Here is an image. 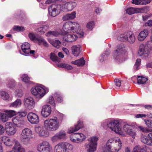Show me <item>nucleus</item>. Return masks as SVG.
<instances>
[{
	"label": "nucleus",
	"instance_id": "nucleus-57",
	"mask_svg": "<svg viewBox=\"0 0 152 152\" xmlns=\"http://www.w3.org/2000/svg\"><path fill=\"white\" fill-rule=\"evenodd\" d=\"M48 102L52 105H55L54 99L53 97L52 96L50 97L49 99Z\"/></svg>",
	"mask_w": 152,
	"mask_h": 152
},
{
	"label": "nucleus",
	"instance_id": "nucleus-55",
	"mask_svg": "<svg viewBox=\"0 0 152 152\" xmlns=\"http://www.w3.org/2000/svg\"><path fill=\"white\" fill-rule=\"evenodd\" d=\"M28 37L30 39L32 40L36 41L37 39L35 35L32 33H29V34Z\"/></svg>",
	"mask_w": 152,
	"mask_h": 152
},
{
	"label": "nucleus",
	"instance_id": "nucleus-11",
	"mask_svg": "<svg viewBox=\"0 0 152 152\" xmlns=\"http://www.w3.org/2000/svg\"><path fill=\"white\" fill-rule=\"evenodd\" d=\"M23 105L27 109L31 110L35 106V102L33 98L29 97L25 98L23 100Z\"/></svg>",
	"mask_w": 152,
	"mask_h": 152
},
{
	"label": "nucleus",
	"instance_id": "nucleus-53",
	"mask_svg": "<svg viewBox=\"0 0 152 152\" xmlns=\"http://www.w3.org/2000/svg\"><path fill=\"white\" fill-rule=\"evenodd\" d=\"M14 30L16 31H23L24 30V28L23 27L20 26H14L13 28Z\"/></svg>",
	"mask_w": 152,
	"mask_h": 152
},
{
	"label": "nucleus",
	"instance_id": "nucleus-25",
	"mask_svg": "<svg viewBox=\"0 0 152 152\" xmlns=\"http://www.w3.org/2000/svg\"><path fill=\"white\" fill-rule=\"evenodd\" d=\"M21 48L23 52L26 54H29L30 51V45L28 42H24L21 45Z\"/></svg>",
	"mask_w": 152,
	"mask_h": 152
},
{
	"label": "nucleus",
	"instance_id": "nucleus-59",
	"mask_svg": "<svg viewBox=\"0 0 152 152\" xmlns=\"http://www.w3.org/2000/svg\"><path fill=\"white\" fill-rule=\"evenodd\" d=\"M16 93L15 94V96L18 98H20L23 96L22 92L19 90L17 91H16Z\"/></svg>",
	"mask_w": 152,
	"mask_h": 152
},
{
	"label": "nucleus",
	"instance_id": "nucleus-42",
	"mask_svg": "<svg viewBox=\"0 0 152 152\" xmlns=\"http://www.w3.org/2000/svg\"><path fill=\"white\" fill-rule=\"evenodd\" d=\"M0 94L1 98L4 100L8 99L10 97L8 93L5 91H1L0 93Z\"/></svg>",
	"mask_w": 152,
	"mask_h": 152
},
{
	"label": "nucleus",
	"instance_id": "nucleus-23",
	"mask_svg": "<svg viewBox=\"0 0 152 152\" xmlns=\"http://www.w3.org/2000/svg\"><path fill=\"white\" fill-rule=\"evenodd\" d=\"M83 122L79 121L78 122L77 124L75 125L74 127L71 128L69 129L68 133L69 134L72 133L77 131L83 127Z\"/></svg>",
	"mask_w": 152,
	"mask_h": 152
},
{
	"label": "nucleus",
	"instance_id": "nucleus-37",
	"mask_svg": "<svg viewBox=\"0 0 152 152\" xmlns=\"http://www.w3.org/2000/svg\"><path fill=\"white\" fill-rule=\"evenodd\" d=\"M127 32H126L123 34H121L118 36L117 38V39L120 41L123 42H126L127 40Z\"/></svg>",
	"mask_w": 152,
	"mask_h": 152
},
{
	"label": "nucleus",
	"instance_id": "nucleus-40",
	"mask_svg": "<svg viewBox=\"0 0 152 152\" xmlns=\"http://www.w3.org/2000/svg\"><path fill=\"white\" fill-rule=\"evenodd\" d=\"M22 80L26 83L31 84L32 82L30 80V78L28 77L27 75H24L21 77Z\"/></svg>",
	"mask_w": 152,
	"mask_h": 152
},
{
	"label": "nucleus",
	"instance_id": "nucleus-7",
	"mask_svg": "<svg viewBox=\"0 0 152 152\" xmlns=\"http://www.w3.org/2000/svg\"><path fill=\"white\" fill-rule=\"evenodd\" d=\"M49 91L48 88L42 86H38L33 88L31 89V93L38 97L42 98Z\"/></svg>",
	"mask_w": 152,
	"mask_h": 152
},
{
	"label": "nucleus",
	"instance_id": "nucleus-14",
	"mask_svg": "<svg viewBox=\"0 0 152 152\" xmlns=\"http://www.w3.org/2000/svg\"><path fill=\"white\" fill-rule=\"evenodd\" d=\"M61 5L62 11H71L76 7L77 4L75 2L70 1Z\"/></svg>",
	"mask_w": 152,
	"mask_h": 152
},
{
	"label": "nucleus",
	"instance_id": "nucleus-38",
	"mask_svg": "<svg viewBox=\"0 0 152 152\" xmlns=\"http://www.w3.org/2000/svg\"><path fill=\"white\" fill-rule=\"evenodd\" d=\"M36 40L37 41L39 45H43L45 47L48 46L47 42L42 37H40L37 38Z\"/></svg>",
	"mask_w": 152,
	"mask_h": 152
},
{
	"label": "nucleus",
	"instance_id": "nucleus-18",
	"mask_svg": "<svg viewBox=\"0 0 152 152\" xmlns=\"http://www.w3.org/2000/svg\"><path fill=\"white\" fill-rule=\"evenodd\" d=\"M1 140L6 145L9 146H12L14 143L15 144L16 141H18L14 138L10 139L6 136L2 137Z\"/></svg>",
	"mask_w": 152,
	"mask_h": 152
},
{
	"label": "nucleus",
	"instance_id": "nucleus-60",
	"mask_svg": "<svg viewBox=\"0 0 152 152\" xmlns=\"http://www.w3.org/2000/svg\"><path fill=\"white\" fill-rule=\"evenodd\" d=\"M42 27L43 29V34L45 33V32L48 30L49 28V26L48 25H45L43 26H42Z\"/></svg>",
	"mask_w": 152,
	"mask_h": 152
},
{
	"label": "nucleus",
	"instance_id": "nucleus-3",
	"mask_svg": "<svg viewBox=\"0 0 152 152\" xmlns=\"http://www.w3.org/2000/svg\"><path fill=\"white\" fill-rule=\"evenodd\" d=\"M79 25L75 22H67L64 24L63 29L66 34L76 32L79 29Z\"/></svg>",
	"mask_w": 152,
	"mask_h": 152
},
{
	"label": "nucleus",
	"instance_id": "nucleus-16",
	"mask_svg": "<svg viewBox=\"0 0 152 152\" xmlns=\"http://www.w3.org/2000/svg\"><path fill=\"white\" fill-rule=\"evenodd\" d=\"M28 119L31 124H37L39 121V117L37 114L32 112L29 113L27 115Z\"/></svg>",
	"mask_w": 152,
	"mask_h": 152
},
{
	"label": "nucleus",
	"instance_id": "nucleus-29",
	"mask_svg": "<svg viewBox=\"0 0 152 152\" xmlns=\"http://www.w3.org/2000/svg\"><path fill=\"white\" fill-rule=\"evenodd\" d=\"M127 35V41L130 43H134L135 40V38L132 32L131 31H128Z\"/></svg>",
	"mask_w": 152,
	"mask_h": 152
},
{
	"label": "nucleus",
	"instance_id": "nucleus-8",
	"mask_svg": "<svg viewBox=\"0 0 152 152\" xmlns=\"http://www.w3.org/2000/svg\"><path fill=\"white\" fill-rule=\"evenodd\" d=\"M37 149L39 152H53L52 146L46 141H43L39 144L37 146Z\"/></svg>",
	"mask_w": 152,
	"mask_h": 152
},
{
	"label": "nucleus",
	"instance_id": "nucleus-46",
	"mask_svg": "<svg viewBox=\"0 0 152 152\" xmlns=\"http://www.w3.org/2000/svg\"><path fill=\"white\" fill-rule=\"evenodd\" d=\"M56 134L59 139H64L66 135L65 132L63 130L60 131Z\"/></svg>",
	"mask_w": 152,
	"mask_h": 152
},
{
	"label": "nucleus",
	"instance_id": "nucleus-9",
	"mask_svg": "<svg viewBox=\"0 0 152 152\" xmlns=\"http://www.w3.org/2000/svg\"><path fill=\"white\" fill-rule=\"evenodd\" d=\"M88 144L86 145V149L88 152H94L96 150L97 141L98 138L94 136L88 139Z\"/></svg>",
	"mask_w": 152,
	"mask_h": 152
},
{
	"label": "nucleus",
	"instance_id": "nucleus-12",
	"mask_svg": "<svg viewBox=\"0 0 152 152\" xmlns=\"http://www.w3.org/2000/svg\"><path fill=\"white\" fill-rule=\"evenodd\" d=\"M70 140L73 142L78 143L83 141L85 139V136L81 133L74 134L70 137Z\"/></svg>",
	"mask_w": 152,
	"mask_h": 152
},
{
	"label": "nucleus",
	"instance_id": "nucleus-10",
	"mask_svg": "<svg viewBox=\"0 0 152 152\" xmlns=\"http://www.w3.org/2000/svg\"><path fill=\"white\" fill-rule=\"evenodd\" d=\"M62 10L61 4H53L48 8L49 13L50 16L55 17L58 15L60 11Z\"/></svg>",
	"mask_w": 152,
	"mask_h": 152
},
{
	"label": "nucleus",
	"instance_id": "nucleus-58",
	"mask_svg": "<svg viewBox=\"0 0 152 152\" xmlns=\"http://www.w3.org/2000/svg\"><path fill=\"white\" fill-rule=\"evenodd\" d=\"M58 0H47L45 2L46 4H49L52 3H56L58 1Z\"/></svg>",
	"mask_w": 152,
	"mask_h": 152
},
{
	"label": "nucleus",
	"instance_id": "nucleus-50",
	"mask_svg": "<svg viewBox=\"0 0 152 152\" xmlns=\"http://www.w3.org/2000/svg\"><path fill=\"white\" fill-rule=\"evenodd\" d=\"M7 113L9 118H11L16 114L15 111L13 110L7 111Z\"/></svg>",
	"mask_w": 152,
	"mask_h": 152
},
{
	"label": "nucleus",
	"instance_id": "nucleus-64",
	"mask_svg": "<svg viewBox=\"0 0 152 152\" xmlns=\"http://www.w3.org/2000/svg\"><path fill=\"white\" fill-rule=\"evenodd\" d=\"M146 26L151 27L152 26V20H148V22L145 24Z\"/></svg>",
	"mask_w": 152,
	"mask_h": 152
},
{
	"label": "nucleus",
	"instance_id": "nucleus-22",
	"mask_svg": "<svg viewBox=\"0 0 152 152\" xmlns=\"http://www.w3.org/2000/svg\"><path fill=\"white\" fill-rule=\"evenodd\" d=\"M77 38L76 35L74 34H68L65 35L63 38L64 41L67 42H73Z\"/></svg>",
	"mask_w": 152,
	"mask_h": 152
},
{
	"label": "nucleus",
	"instance_id": "nucleus-63",
	"mask_svg": "<svg viewBox=\"0 0 152 152\" xmlns=\"http://www.w3.org/2000/svg\"><path fill=\"white\" fill-rule=\"evenodd\" d=\"M4 128L0 124V135L2 134L4 132Z\"/></svg>",
	"mask_w": 152,
	"mask_h": 152
},
{
	"label": "nucleus",
	"instance_id": "nucleus-61",
	"mask_svg": "<svg viewBox=\"0 0 152 152\" xmlns=\"http://www.w3.org/2000/svg\"><path fill=\"white\" fill-rule=\"evenodd\" d=\"M115 83L116 86L120 87L121 85V81L118 79L115 80Z\"/></svg>",
	"mask_w": 152,
	"mask_h": 152
},
{
	"label": "nucleus",
	"instance_id": "nucleus-32",
	"mask_svg": "<svg viewBox=\"0 0 152 152\" xmlns=\"http://www.w3.org/2000/svg\"><path fill=\"white\" fill-rule=\"evenodd\" d=\"M49 56L50 59L53 61L59 63L61 61V59L58 58L56 55L54 53H51Z\"/></svg>",
	"mask_w": 152,
	"mask_h": 152
},
{
	"label": "nucleus",
	"instance_id": "nucleus-45",
	"mask_svg": "<svg viewBox=\"0 0 152 152\" xmlns=\"http://www.w3.org/2000/svg\"><path fill=\"white\" fill-rule=\"evenodd\" d=\"M136 8H134L133 7H131L127 9L126 10V12L127 13L131 15L134 13H137Z\"/></svg>",
	"mask_w": 152,
	"mask_h": 152
},
{
	"label": "nucleus",
	"instance_id": "nucleus-17",
	"mask_svg": "<svg viewBox=\"0 0 152 152\" xmlns=\"http://www.w3.org/2000/svg\"><path fill=\"white\" fill-rule=\"evenodd\" d=\"M124 131L127 134H129L132 138H134L136 135V134L133 129V127L128 124L125 125L123 127Z\"/></svg>",
	"mask_w": 152,
	"mask_h": 152
},
{
	"label": "nucleus",
	"instance_id": "nucleus-44",
	"mask_svg": "<svg viewBox=\"0 0 152 152\" xmlns=\"http://www.w3.org/2000/svg\"><path fill=\"white\" fill-rule=\"evenodd\" d=\"M141 60L140 59H137L135 63L134 66V69L135 70H137L140 69L141 64Z\"/></svg>",
	"mask_w": 152,
	"mask_h": 152
},
{
	"label": "nucleus",
	"instance_id": "nucleus-48",
	"mask_svg": "<svg viewBox=\"0 0 152 152\" xmlns=\"http://www.w3.org/2000/svg\"><path fill=\"white\" fill-rule=\"evenodd\" d=\"M59 66L61 68H65L68 70H71L72 69V67L71 66L65 63L61 64Z\"/></svg>",
	"mask_w": 152,
	"mask_h": 152
},
{
	"label": "nucleus",
	"instance_id": "nucleus-54",
	"mask_svg": "<svg viewBox=\"0 0 152 152\" xmlns=\"http://www.w3.org/2000/svg\"><path fill=\"white\" fill-rule=\"evenodd\" d=\"M55 96L57 97V100L58 102L60 103L63 101V100L60 94L57 93H56L55 94Z\"/></svg>",
	"mask_w": 152,
	"mask_h": 152
},
{
	"label": "nucleus",
	"instance_id": "nucleus-52",
	"mask_svg": "<svg viewBox=\"0 0 152 152\" xmlns=\"http://www.w3.org/2000/svg\"><path fill=\"white\" fill-rule=\"evenodd\" d=\"M144 121L147 127L152 128V120H145Z\"/></svg>",
	"mask_w": 152,
	"mask_h": 152
},
{
	"label": "nucleus",
	"instance_id": "nucleus-47",
	"mask_svg": "<svg viewBox=\"0 0 152 152\" xmlns=\"http://www.w3.org/2000/svg\"><path fill=\"white\" fill-rule=\"evenodd\" d=\"M146 116H147L150 118H152V113H150L148 114L147 115L142 114H138L135 115V117L137 118H142L143 117H146Z\"/></svg>",
	"mask_w": 152,
	"mask_h": 152
},
{
	"label": "nucleus",
	"instance_id": "nucleus-27",
	"mask_svg": "<svg viewBox=\"0 0 152 152\" xmlns=\"http://www.w3.org/2000/svg\"><path fill=\"white\" fill-rule=\"evenodd\" d=\"M116 141V138L113 139H110L106 143V146L103 149V152L104 150L106 149V151H108L110 150L112 146H113V143H115Z\"/></svg>",
	"mask_w": 152,
	"mask_h": 152
},
{
	"label": "nucleus",
	"instance_id": "nucleus-5",
	"mask_svg": "<svg viewBox=\"0 0 152 152\" xmlns=\"http://www.w3.org/2000/svg\"><path fill=\"white\" fill-rule=\"evenodd\" d=\"M126 51L125 47L123 44H121L117 46V49L113 53L114 58L121 63L123 61V55Z\"/></svg>",
	"mask_w": 152,
	"mask_h": 152
},
{
	"label": "nucleus",
	"instance_id": "nucleus-62",
	"mask_svg": "<svg viewBox=\"0 0 152 152\" xmlns=\"http://www.w3.org/2000/svg\"><path fill=\"white\" fill-rule=\"evenodd\" d=\"M141 0H133L132 3L136 5L141 4Z\"/></svg>",
	"mask_w": 152,
	"mask_h": 152
},
{
	"label": "nucleus",
	"instance_id": "nucleus-1",
	"mask_svg": "<svg viewBox=\"0 0 152 152\" xmlns=\"http://www.w3.org/2000/svg\"><path fill=\"white\" fill-rule=\"evenodd\" d=\"M44 127L37 126L35 128V131L40 137H46L48 136V131H54L56 130L59 126V122L57 117L48 118L44 121Z\"/></svg>",
	"mask_w": 152,
	"mask_h": 152
},
{
	"label": "nucleus",
	"instance_id": "nucleus-34",
	"mask_svg": "<svg viewBox=\"0 0 152 152\" xmlns=\"http://www.w3.org/2000/svg\"><path fill=\"white\" fill-rule=\"evenodd\" d=\"M60 34V33L56 31H50L45 34L46 36L50 37H57Z\"/></svg>",
	"mask_w": 152,
	"mask_h": 152
},
{
	"label": "nucleus",
	"instance_id": "nucleus-26",
	"mask_svg": "<svg viewBox=\"0 0 152 152\" xmlns=\"http://www.w3.org/2000/svg\"><path fill=\"white\" fill-rule=\"evenodd\" d=\"M13 149L16 151V152H25V149L20 145L18 141H16Z\"/></svg>",
	"mask_w": 152,
	"mask_h": 152
},
{
	"label": "nucleus",
	"instance_id": "nucleus-28",
	"mask_svg": "<svg viewBox=\"0 0 152 152\" xmlns=\"http://www.w3.org/2000/svg\"><path fill=\"white\" fill-rule=\"evenodd\" d=\"M148 149L145 145L137 146L134 148L133 152H148Z\"/></svg>",
	"mask_w": 152,
	"mask_h": 152
},
{
	"label": "nucleus",
	"instance_id": "nucleus-41",
	"mask_svg": "<svg viewBox=\"0 0 152 152\" xmlns=\"http://www.w3.org/2000/svg\"><path fill=\"white\" fill-rule=\"evenodd\" d=\"M15 85V81L13 79H11L9 81L7 84L8 88L12 89H13L14 88Z\"/></svg>",
	"mask_w": 152,
	"mask_h": 152
},
{
	"label": "nucleus",
	"instance_id": "nucleus-31",
	"mask_svg": "<svg viewBox=\"0 0 152 152\" xmlns=\"http://www.w3.org/2000/svg\"><path fill=\"white\" fill-rule=\"evenodd\" d=\"M137 83L138 84H145L148 80L147 78L140 76H138L137 77Z\"/></svg>",
	"mask_w": 152,
	"mask_h": 152
},
{
	"label": "nucleus",
	"instance_id": "nucleus-21",
	"mask_svg": "<svg viewBox=\"0 0 152 152\" xmlns=\"http://www.w3.org/2000/svg\"><path fill=\"white\" fill-rule=\"evenodd\" d=\"M81 46L79 45H73L71 47L72 53L76 57L79 56L81 52Z\"/></svg>",
	"mask_w": 152,
	"mask_h": 152
},
{
	"label": "nucleus",
	"instance_id": "nucleus-33",
	"mask_svg": "<svg viewBox=\"0 0 152 152\" xmlns=\"http://www.w3.org/2000/svg\"><path fill=\"white\" fill-rule=\"evenodd\" d=\"M72 64L77 65L78 66H83L85 64V61L83 58H81L78 60L72 61Z\"/></svg>",
	"mask_w": 152,
	"mask_h": 152
},
{
	"label": "nucleus",
	"instance_id": "nucleus-49",
	"mask_svg": "<svg viewBox=\"0 0 152 152\" xmlns=\"http://www.w3.org/2000/svg\"><path fill=\"white\" fill-rule=\"evenodd\" d=\"M61 44V42L58 40H56L52 42V45L55 47L58 48Z\"/></svg>",
	"mask_w": 152,
	"mask_h": 152
},
{
	"label": "nucleus",
	"instance_id": "nucleus-35",
	"mask_svg": "<svg viewBox=\"0 0 152 152\" xmlns=\"http://www.w3.org/2000/svg\"><path fill=\"white\" fill-rule=\"evenodd\" d=\"M22 104L21 100L20 99H18L10 105V107L17 108L21 106Z\"/></svg>",
	"mask_w": 152,
	"mask_h": 152
},
{
	"label": "nucleus",
	"instance_id": "nucleus-56",
	"mask_svg": "<svg viewBox=\"0 0 152 152\" xmlns=\"http://www.w3.org/2000/svg\"><path fill=\"white\" fill-rule=\"evenodd\" d=\"M27 113L26 111H19L18 113V115L20 117H24L27 115Z\"/></svg>",
	"mask_w": 152,
	"mask_h": 152
},
{
	"label": "nucleus",
	"instance_id": "nucleus-13",
	"mask_svg": "<svg viewBox=\"0 0 152 152\" xmlns=\"http://www.w3.org/2000/svg\"><path fill=\"white\" fill-rule=\"evenodd\" d=\"M113 144L112 149L110 148V150L108 151H106L105 149L104 152H118L121 147L122 143L120 139L118 137L117 138L116 141Z\"/></svg>",
	"mask_w": 152,
	"mask_h": 152
},
{
	"label": "nucleus",
	"instance_id": "nucleus-43",
	"mask_svg": "<svg viewBox=\"0 0 152 152\" xmlns=\"http://www.w3.org/2000/svg\"><path fill=\"white\" fill-rule=\"evenodd\" d=\"M9 117L7 114L1 113L0 114V119L3 122H5L8 120Z\"/></svg>",
	"mask_w": 152,
	"mask_h": 152
},
{
	"label": "nucleus",
	"instance_id": "nucleus-4",
	"mask_svg": "<svg viewBox=\"0 0 152 152\" xmlns=\"http://www.w3.org/2000/svg\"><path fill=\"white\" fill-rule=\"evenodd\" d=\"M137 128L145 133L150 132L148 134V136H144L142 137L141 141L145 144L152 146V132H151V130L142 126H139Z\"/></svg>",
	"mask_w": 152,
	"mask_h": 152
},
{
	"label": "nucleus",
	"instance_id": "nucleus-51",
	"mask_svg": "<svg viewBox=\"0 0 152 152\" xmlns=\"http://www.w3.org/2000/svg\"><path fill=\"white\" fill-rule=\"evenodd\" d=\"M95 24L94 22V21L89 22L86 25V27L89 29H92Z\"/></svg>",
	"mask_w": 152,
	"mask_h": 152
},
{
	"label": "nucleus",
	"instance_id": "nucleus-15",
	"mask_svg": "<svg viewBox=\"0 0 152 152\" xmlns=\"http://www.w3.org/2000/svg\"><path fill=\"white\" fill-rule=\"evenodd\" d=\"M5 130L6 133L9 135H13L16 132V128L10 122H7L6 123Z\"/></svg>",
	"mask_w": 152,
	"mask_h": 152
},
{
	"label": "nucleus",
	"instance_id": "nucleus-6",
	"mask_svg": "<svg viewBox=\"0 0 152 152\" xmlns=\"http://www.w3.org/2000/svg\"><path fill=\"white\" fill-rule=\"evenodd\" d=\"M32 135V132L30 129L25 128L22 130L21 134L20 140L24 144H28Z\"/></svg>",
	"mask_w": 152,
	"mask_h": 152
},
{
	"label": "nucleus",
	"instance_id": "nucleus-20",
	"mask_svg": "<svg viewBox=\"0 0 152 152\" xmlns=\"http://www.w3.org/2000/svg\"><path fill=\"white\" fill-rule=\"evenodd\" d=\"M12 121L18 127H21L23 126L24 121L21 118L18 116L15 117L12 119Z\"/></svg>",
	"mask_w": 152,
	"mask_h": 152
},
{
	"label": "nucleus",
	"instance_id": "nucleus-30",
	"mask_svg": "<svg viewBox=\"0 0 152 152\" xmlns=\"http://www.w3.org/2000/svg\"><path fill=\"white\" fill-rule=\"evenodd\" d=\"M76 14L75 12H73L71 14H67L63 16L62 19L64 21H65L73 19L75 17Z\"/></svg>",
	"mask_w": 152,
	"mask_h": 152
},
{
	"label": "nucleus",
	"instance_id": "nucleus-24",
	"mask_svg": "<svg viewBox=\"0 0 152 152\" xmlns=\"http://www.w3.org/2000/svg\"><path fill=\"white\" fill-rule=\"evenodd\" d=\"M148 34V30L147 29H144L139 33L137 36V39L140 41H142L145 39Z\"/></svg>",
	"mask_w": 152,
	"mask_h": 152
},
{
	"label": "nucleus",
	"instance_id": "nucleus-36",
	"mask_svg": "<svg viewBox=\"0 0 152 152\" xmlns=\"http://www.w3.org/2000/svg\"><path fill=\"white\" fill-rule=\"evenodd\" d=\"M110 54L109 50H107L100 57V61L101 62H102L105 60L107 58V56Z\"/></svg>",
	"mask_w": 152,
	"mask_h": 152
},
{
	"label": "nucleus",
	"instance_id": "nucleus-2",
	"mask_svg": "<svg viewBox=\"0 0 152 152\" xmlns=\"http://www.w3.org/2000/svg\"><path fill=\"white\" fill-rule=\"evenodd\" d=\"M101 126L104 128H110L123 136H125L121 130V123L118 120L112 118L106 119L102 122Z\"/></svg>",
	"mask_w": 152,
	"mask_h": 152
},
{
	"label": "nucleus",
	"instance_id": "nucleus-19",
	"mask_svg": "<svg viewBox=\"0 0 152 152\" xmlns=\"http://www.w3.org/2000/svg\"><path fill=\"white\" fill-rule=\"evenodd\" d=\"M51 112V108L50 105H45L43 106L41 113L43 117H47L50 114Z\"/></svg>",
	"mask_w": 152,
	"mask_h": 152
},
{
	"label": "nucleus",
	"instance_id": "nucleus-39",
	"mask_svg": "<svg viewBox=\"0 0 152 152\" xmlns=\"http://www.w3.org/2000/svg\"><path fill=\"white\" fill-rule=\"evenodd\" d=\"M136 10L137 13L139 12L146 13L149 11V7L145 6L141 8H136Z\"/></svg>",
	"mask_w": 152,
	"mask_h": 152
}]
</instances>
